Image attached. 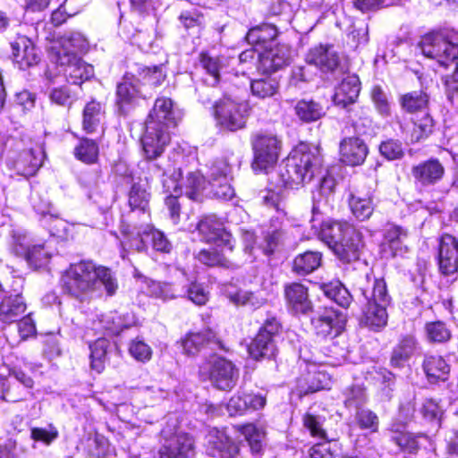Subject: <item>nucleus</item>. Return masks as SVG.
I'll return each mask as SVG.
<instances>
[{"instance_id":"obj_1","label":"nucleus","mask_w":458,"mask_h":458,"mask_svg":"<svg viewBox=\"0 0 458 458\" xmlns=\"http://www.w3.org/2000/svg\"><path fill=\"white\" fill-rule=\"evenodd\" d=\"M101 285L109 296L118 289L114 273L108 267L96 266L91 261L72 264L62 276L64 292L81 302L89 301L98 295Z\"/></svg>"},{"instance_id":"obj_2","label":"nucleus","mask_w":458,"mask_h":458,"mask_svg":"<svg viewBox=\"0 0 458 458\" xmlns=\"http://www.w3.org/2000/svg\"><path fill=\"white\" fill-rule=\"evenodd\" d=\"M182 115L171 98L161 97L156 99L141 137L142 149L148 162L161 160L160 157L171 140L170 130L177 126Z\"/></svg>"},{"instance_id":"obj_3","label":"nucleus","mask_w":458,"mask_h":458,"mask_svg":"<svg viewBox=\"0 0 458 458\" xmlns=\"http://www.w3.org/2000/svg\"><path fill=\"white\" fill-rule=\"evenodd\" d=\"M322 163L323 157L318 147L301 144L280 165V182L287 188L309 182L319 173Z\"/></svg>"},{"instance_id":"obj_4","label":"nucleus","mask_w":458,"mask_h":458,"mask_svg":"<svg viewBox=\"0 0 458 458\" xmlns=\"http://www.w3.org/2000/svg\"><path fill=\"white\" fill-rule=\"evenodd\" d=\"M319 237L344 263L358 260L364 248L362 233L347 222L324 221Z\"/></svg>"},{"instance_id":"obj_5","label":"nucleus","mask_w":458,"mask_h":458,"mask_svg":"<svg viewBox=\"0 0 458 458\" xmlns=\"http://www.w3.org/2000/svg\"><path fill=\"white\" fill-rule=\"evenodd\" d=\"M147 169L154 176L161 177L163 188L165 192L169 193V196L165 199V205L174 223H177L180 216L178 197L182 195L178 184V179L181 177V168L175 167V165L170 164L169 161L158 160L147 162Z\"/></svg>"},{"instance_id":"obj_6","label":"nucleus","mask_w":458,"mask_h":458,"mask_svg":"<svg viewBox=\"0 0 458 458\" xmlns=\"http://www.w3.org/2000/svg\"><path fill=\"white\" fill-rule=\"evenodd\" d=\"M217 124L227 131H235L245 127L250 106L245 100L225 95L213 106Z\"/></svg>"},{"instance_id":"obj_7","label":"nucleus","mask_w":458,"mask_h":458,"mask_svg":"<svg viewBox=\"0 0 458 458\" xmlns=\"http://www.w3.org/2000/svg\"><path fill=\"white\" fill-rule=\"evenodd\" d=\"M199 373L203 380L208 379L219 390L230 391L239 378V369L235 365L222 357L212 356L202 362Z\"/></svg>"},{"instance_id":"obj_8","label":"nucleus","mask_w":458,"mask_h":458,"mask_svg":"<svg viewBox=\"0 0 458 458\" xmlns=\"http://www.w3.org/2000/svg\"><path fill=\"white\" fill-rule=\"evenodd\" d=\"M420 48L423 55L447 67L458 59V43L441 33H430L422 38Z\"/></svg>"},{"instance_id":"obj_9","label":"nucleus","mask_w":458,"mask_h":458,"mask_svg":"<svg viewBox=\"0 0 458 458\" xmlns=\"http://www.w3.org/2000/svg\"><path fill=\"white\" fill-rule=\"evenodd\" d=\"M251 146L254 152V170L266 171L276 163L280 148V141L276 136L258 132L251 138Z\"/></svg>"},{"instance_id":"obj_10","label":"nucleus","mask_w":458,"mask_h":458,"mask_svg":"<svg viewBox=\"0 0 458 458\" xmlns=\"http://www.w3.org/2000/svg\"><path fill=\"white\" fill-rule=\"evenodd\" d=\"M279 331V323L276 318L267 319L255 338L249 345V353L255 359H271L276 356L277 348L275 337Z\"/></svg>"},{"instance_id":"obj_11","label":"nucleus","mask_w":458,"mask_h":458,"mask_svg":"<svg viewBox=\"0 0 458 458\" xmlns=\"http://www.w3.org/2000/svg\"><path fill=\"white\" fill-rule=\"evenodd\" d=\"M197 230L204 242L233 251L234 247L233 236L216 216L203 217L198 223Z\"/></svg>"},{"instance_id":"obj_12","label":"nucleus","mask_w":458,"mask_h":458,"mask_svg":"<svg viewBox=\"0 0 458 458\" xmlns=\"http://www.w3.org/2000/svg\"><path fill=\"white\" fill-rule=\"evenodd\" d=\"M165 443L158 452V458H188L194 454V443L186 433H175L168 437L166 429L162 431Z\"/></svg>"},{"instance_id":"obj_13","label":"nucleus","mask_w":458,"mask_h":458,"mask_svg":"<svg viewBox=\"0 0 458 458\" xmlns=\"http://www.w3.org/2000/svg\"><path fill=\"white\" fill-rule=\"evenodd\" d=\"M55 62L64 67V74L73 84H81L93 77L94 68L91 64L85 63L77 55L60 53L55 56Z\"/></svg>"},{"instance_id":"obj_14","label":"nucleus","mask_w":458,"mask_h":458,"mask_svg":"<svg viewBox=\"0 0 458 458\" xmlns=\"http://www.w3.org/2000/svg\"><path fill=\"white\" fill-rule=\"evenodd\" d=\"M344 323L345 318L342 313L333 309H325L311 318L316 334L321 337L337 336L342 332Z\"/></svg>"},{"instance_id":"obj_15","label":"nucleus","mask_w":458,"mask_h":458,"mask_svg":"<svg viewBox=\"0 0 458 458\" xmlns=\"http://www.w3.org/2000/svg\"><path fill=\"white\" fill-rule=\"evenodd\" d=\"M291 51L287 46L277 45L259 54L257 68L263 74H269L289 64Z\"/></svg>"},{"instance_id":"obj_16","label":"nucleus","mask_w":458,"mask_h":458,"mask_svg":"<svg viewBox=\"0 0 458 458\" xmlns=\"http://www.w3.org/2000/svg\"><path fill=\"white\" fill-rule=\"evenodd\" d=\"M128 241L130 248L139 251L144 250L149 242L157 251L169 252L171 250V243L165 234L148 225L138 230L136 235L130 237Z\"/></svg>"},{"instance_id":"obj_17","label":"nucleus","mask_w":458,"mask_h":458,"mask_svg":"<svg viewBox=\"0 0 458 458\" xmlns=\"http://www.w3.org/2000/svg\"><path fill=\"white\" fill-rule=\"evenodd\" d=\"M438 267L445 276L454 275L458 271V241L451 234H444L440 239Z\"/></svg>"},{"instance_id":"obj_18","label":"nucleus","mask_w":458,"mask_h":458,"mask_svg":"<svg viewBox=\"0 0 458 458\" xmlns=\"http://www.w3.org/2000/svg\"><path fill=\"white\" fill-rule=\"evenodd\" d=\"M206 452L215 458H233L238 453V446L224 430L213 428L207 436Z\"/></svg>"},{"instance_id":"obj_19","label":"nucleus","mask_w":458,"mask_h":458,"mask_svg":"<svg viewBox=\"0 0 458 458\" xmlns=\"http://www.w3.org/2000/svg\"><path fill=\"white\" fill-rule=\"evenodd\" d=\"M340 160L351 166L364 163L369 149L365 142L358 137H347L342 140L339 146Z\"/></svg>"},{"instance_id":"obj_20","label":"nucleus","mask_w":458,"mask_h":458,"mask_svg":"<svg viewBox=\"0 0 458 458\" xmlns=\"http://www.w3.org/2000/svg\"><path fill=\"white\" fill-rule=\"evenodd\" d=\"M13 62L20 69L25 70L37 64L40 57L31 40L25 36H19L11 43Z\"/></svg>"},{"instance_id":"obj_21","label":"nucleus","mask_w":458,"mask_h":458,"mask_svg":"<svg viewBox=\"0 0 458 458\" xmlns=\"http://www.w3.org/2000/svg\"><path fill=\"white\" fill-rule=\"evenodd\" d=\"M305 60L308 64L314 65L322 72H333L339 65L338 54L329 45H318L310 48Z\"/></svg>"},{"instance_id":"obj_22","label":"nucleus","mask_w":458,"mask_h":458,"mask_svg":"<svg viewBox=\"0 0 458 458\" xmlns=\"http://www.w3.org/2000/svg\"><path fill=\"white\" fill-rule=\"evenodd\" d=\"M181 343L183 352L189 356L197 355L208 346L219 344L216 333L210 328L188 333Z\"/></svg>"},{"instance_id":"obj_23","label":"nucleus","mask_w":458,"mask_h":458,"mask_svg":"<svg viewBox=\"0 0 458 458\" xmlns=\"http://www.w3.org/2000/svg\"><path fill=\"white\" fill-rule=\"evenodd\" d=\"M445 174L443 165L437 159H429L411 168L415 182L421 186H430L438 182Z\"/></svg>"},{"instance_id":"obj_24","label":"nucleus","mask_w":458,"mask_h":458,"mask_svg":"<svg viewBox=\"0 0 458 458\" xmlns=\"http://www.w3.org/2000/svg\"><path fill=\"white\" fill-rule=\"evenodd\" d=\"M44 152L41 148L25 149L13 161V168L25 177L34 175L42 165Z\"/></svg>"},{"instance_id":"obj_25","label":"nucleus","mask_w":458,"mask_h":458,"mask_svg":"<svg viewBox=\"0 0 458 458\" xmlns=\"http://www.w3.org/2000/svg\"><path fill=\"white\" fill-rule=\"evenodd\" d=\"M360 90L359 77L354 74L345 76L336 87L333 101L335 106L347 107L356 102Z\"/></svg>"},{"instance_id":"obj_26","label":"nucleus","mask_w":458,"mask_h":458,"mask_svg":"<svg viewBox=\"0 0 458 458\" xmlns=\"http://www.w3.org/2000/svg\"><path fill=\"white\" fill-rule=\"evenodd\" d=\"M284 295L288 304L298 313H307L312 309L308 289L301 284L293 283L284 287Z\"/></svg>"},{"instance_id":"obj_27","label":"nucleus","mask_w":458,"mask_h":458,"mask_svg":"<svg viewBox=\"0 0 458 458\" xmlns=\"http://www.w3.org/2000/svg\"><path fill=\"white\" fill-rule=\"evenodd\" d=\"M26 308L22 296L19 294L2 298L0 321L6 324L17 322L25 313Z\"/></svg>"},{"instance_id":"obj_28","label":"nucleus","mask_w":458,"mask_h":458,"mask_svg":"<svg viewBox=\"0 0 458 458\" xmlns=\"http://www.w3.org/2000/svg\"><path fill=\"white\" fill-rule=\"evenodd\" d=\"M227 252L229 251L226 250V248L222 251H219L216 249L202 250L197 254L196 258L199 261L209 267L218 266L230 269L240 267V260L230 259L226 256Z\"/></svg>"},{"instance_id":"obj_29","label":"nucleus","mask_w":458,"mask_h":458,"mask_svg":"<svg viewBox=\"0 0 458 458\" xmlns=\"http://www.w3.org/2000/svg\"><path fill=\"white\" fill-rule=\"evenodd\" d=\"M144 283L148 294L164 301L173 300L185 293L182 288L180 289L169 283L152 279H146Z\"/></svg>"},{"instance_id":"obj_30","label":"nucleus","mask_w":458,"mask_h":458,"mask_svg":"<svg viewBox=\"0 0 458 458\" xmlns=\"http://www.w3.org/2000/svg\"><path fill=\"white\" fill-rule=\"evenodd\" d=\"M294 110L297 117L307 123L319 120L326 114L323 106L313 99L299 100Z\"/></svg>"},{"instance_id":"obj_31","label":"nucleus","mask_w":458,"mask_h":458,"mask_svg":"<svg viewBox=\"0 0 458 458\" xmlns=\"http://www.w3.org/2000/svg\"><path fill=\"white\" fill-rule=\"evenodd\" d=\"M178 184L182 193L184 192L191 199H197L201 191L205 189L206 181L203 175L199 172H190L184 178L181 173Z\"/></svg>"},{"instance_id":"obj_32","label":"nucleus","mask_w":458,"mask_h":458,"mask_svg":"<svg viewBox=\"0 0 458 458\" xmlns=\"http://www.w3.org/2000/svg\"><path fill=\"white\" fill-rule=\"evenodd\" d=\"M358 291L367 303L370 301L384 307H387L390 304L391 297L388 294L384 279H375L371 290L360 287Z\"/></svg>"},{"instance_id":"obj_33","label":"nucleus","mask_w":458,"mask_h":458,"mask_svg":"<svg viewBox=\"0 0 458 458\" xmlns=\"http://www.w3.org/2000/svg\"><path fill=\"white\" fill-rule=\"evenodd\" d=\"M423 368L428 380L431 382L446 380L450 372V366L441 356L426 357Z\"/></svg>"},{"instance_id":"obj_34","label":"nucleus","mask_w":458,"mask_h":458,"mask_svg":"<svg viewBox=\"0 0 458 458\" xmlns=\"http://www.w3.org/2000/svg\"><path fill=\"white\" fill-rule=\"evenodd\" d=\"M322 255L318 251H306L298 255L293 263V271L300 276L308 275L321 265Z\"/></svg>"},{"instance_id":"obj_35","label":"nucleus","mask_w":458,"mask_h":458,"mask_svg":"<svg viewBox=\"0 0 458 458\" xmlns=\"http://www.w3.org/2000/svg\"><path fill=\"white\" fill-rule=\"evenodd\" d=\"M407 238V231L402 228L401 226L395 225H390L386 227L384 239H385V246H387L391 252L392 256H397L402 254L403 249L405 248L404 241Z\"/></svg>"},{"instance_id":"obj_36","label":"nucleus","mask_w":458,"mask_h":458,"mask_svg":"<svg viewBox=\"0 0 458 458\" xmlns=\"http://www.w3.org/2000/svg\"><path fill=\"white\" fill-rule=\"evenodd\" d=\"M60 49L55 56L60 53H69L77 55V52L83 51L87 48L88 43L84 36L77 31H70L64 33L58 40Z\"/></svg>"},{"instance_id":"obj_37","label":"nucleus","mask_w":458,"mask_h":458,"mask_svg":"<svg viewBox=\"0 0 458 458\" xmlns=\"http://www.w3.org/2000/svg\"><path fill=\"white\" fill-rule=\"evenodd\" d=\"M417 341L412 335L402 337L397 346L394 349L391 364L394 367H401L407 361L416 350Z\"/></svg>"},{"instance_id":"obj_38","label":"nucleus","mask_w":458,"mask_h":458,"mask_svg":"<svg viewBox=\"0 0 458 458\" xmlns=\"http://www.w3.org/2000/svg\"><path fill=\"white\" fill-rule=\"evenodd\" d=\"M386 308L387 307L379 306L370 301L367 303V308L364 311L365 324L374 330H378L386 327L388 319Z\"/></svg>"},{"instance_id":"obj_39","label":"nucleus","mask_w":458,"mask_h":458,"mask_svg":"<svg viewBox=\"0 0 458 458\" xmlns=\"http://www.w3.org/2000/svg\"><path fill=\"white\" fill-rule=\"evenodd\" d=\"M349 205L352 215L360 221L369 219L374 210L372 197L369 194L364 197L352 194L349 199Z\"/></svg>"},{"instance_id":"obj_40","label":"nucleus","mask_w":458,"mask_h":458,"mask_svg":"<svg viewBox=\"0 0 458 458\" xmlns=\"http://www.w3.org/2000/svg\"><path fill=\"white\" fill-rule=\"evenodd\" d=\"M399 425H392L391 440L395 443L400 449L408 454H414L419 449L418 437L400 429Z\"/></svg>"},{"instance_id":"obj_41","label":"nucleus","mask_w":458,"mask_h":458,"mask_svg":"<svg viewBox=\"0 0 458 458\" xmlns=\"http://www.w3.org/2000/svg\"><path fill=\"white\" fill-rule=\"evenodd\" d=\"M402 108L408 113L424 112L428 104V97L423 91H412L400 98Z\"/></svg>"},{"instance_id":"obj_42","label":"nucleus","mask_w":458,"mask_h":458,"mask_svg":"<svg viewBox=\"0 0 458 458\" xmlns=\"http://www.w3.org/2000/svg\"><path fill=\"white\" fill-rule=\"evenodd\" d=\"M278 88L277 79L271 76L253 80L250 83L252 94L259 98L273 97L277 92Z\"/></svg>"},{"instance_id":"obj_43","label":"nucleus","mask_w":458,"mask_h":458,"mask_svg":"<svg viewBox=\"0 0 458 458\" xmlns=\"http://www.w3.org/2000/svg\"><path fill=\"white\" fill-rule=\"evenodd\" d=\"M109 342L105 338H99L89 345L91 369L100 373L105 368Z\"/></svg>"},{"instance_id":"obj_44","label":"nucleus","mask_w":458,"mask_h":458,"mask_svg":"<svg viewBox=\"0 0 458 458\" xmlns=\"http://www.w3.org/2000/svg\"><path fill=\"white\" fill-rule=\"evenodd\" d=\"M101 114L100 103L90 101L85 106L82 115V128L86 132L91 133L96 131L100 123Z\"/></svg>"},{"instance_id":"obj_45","label":"nucleus","mask_w":458,"mask_h":458,"mask_svg":"<svg viewBox=\"0 0 458 458\" xmlns=\"http://www.w3.org/2000/svg\"><path fill=\"white\" fill-rule=\"evenodd\" d=\"M324 293L339 306L347 308L352 300V296L340 282H334L323 285Z\"/></svg>"},{"instance_id":"obj_46","label":"nucleus","mask_w":458,"mask_h":458,"mask_svg":"<svg viewBox=\"0 0 458 458\" xmlns=\"http://www.w3.org/2000/svg\"><path fill=\"white\" fill-rule=\"evenodd\" d=\"M33 244L31 238L26 232L21 230L12 231L9 246L15 255L25 259Z\"/></svg>"},{"instance_id":"obj_47","label":"nucleus","mask_w":458,"mask_h":458,"mask_svg":"<svg viewBox=\"0 0 458 458\" xmlns=\"http://www.w3.org/2000/svg\"><path fill=\"white\" fill-rule=\"evenodd\" d=\"M227 61V58L224 56H211L208 53L199 55V63L202 68L213 77L216 83L218 82L220 72L225 69Z\"/></svg>"},{"instance_id":"obj_48","label":"nucleus","mask_w":458,"mask_h":458,"mask_svg":"<svg viewBox=\"0 0 458 458\" xmlns=\"http://www.w3.org/2000/svg\"><path fill=\"white\" fill-rule=\"evenodd\" d=\"M139 93L136 86L129 81H123L117 85L116 104L121 113H125V106L131 104Z\"/></svg>"},{"instance_id":"obj_49","label":"nucleus","mask_w":458,"mask_h":458,"mask_svg":"<svg viewBox=\"0 0 458 458\" xmlns=\"http://www.w3.org/2000/svg\"><path fill=\"white\" fill-rule=\"evenodd\" d=\"M325 417L316 415L310 411L305 413L302 418L304 428L309 430L310 434L313 437L320 439H327V431L324 428Z\"/></svg>"},{"instance_id":"obj_50","label":"nucleus","mask_w":458,"mask_h":458,"mask_svg":"<svg viewBox=\"0 0 458 458\" xmlns=\"http://www.w3.org/2000/svg\"><path fill=\"white\" fill-rule=\"evenodd\" d=\"M434 122L432 117L425 113L424 115L416 119L413 123V129L411 133V140L418 142L427 139L433 131Z\"/></svg>"},{"instance_id":"obj_51","label":"nucleus","mask_w":458,"mask_h":458,"mask_svg":"<svg viewBox=\"0 0 458 458\" xmlns=\"http://www.w3.org/2000/svg\"><path fill=\"white\" fill-rule=\"evenodd\" d=\"M149 193L140 184H133L129 192V205L131 210L145 213L148 208Z\"/></svg>"},{"instance_id":"obj_52","label":"nucleus","mask_w":458,"mask_h":458,"mask_svg":"<svg viewBox=\"0 0 458 458\" xmlns=\"http://www.w3.org/2000/svg\"><path fill=\"white\" fill-rule=\"evenodd\" d=\"M242 433L248 441L252 453H259L265 437L264 430L253 424H248L242 427Z\"/></svg>"},{"instance_id":"obj_53","label":"nucleus","mask_w":458,"mask_h":458,"mask_svg":"<svg viewBox=\"0 0 458 458\" xmlns=\"http://www.w3.org/2000/svg\"><path fill=\"white\" fill-rule=\"evenodd\" d=\"M74 153L78 159L84 163L91 164L98 158V148L95 141L84 139L75 148Z\"/></svg>"},{"instance_id":"obj_54","label":"nucleus","mask_w":458,"mask_h":458,"mask_svg":"<svg viewBox=\"0 0 458 458\" xmlns=\"http://www.w3.org/2000/svg\"><path fill=\"white\" fill-rule=\"evenodd\" d=\"M284 240L285 233L282 229L267 232L261 245L263 252L268 256L272 255L284 244Z\"/></svg>"},{"instance_id":"obj_55","label":"nucleus","mask_w":458,"mask_h":458,"mask_svg":"<svg viewBox=\"0 0 458 458\" xmlns=\"http://www.w3.org/2000/svg\"><path fill=\"white\" fill-rule=\"evenodd\" d=\"M427 338L429 342L444 343L450 339L451 332L441 321L428 323L425 327Z\"/></svg>"},{"instance_id":"obj_56","label":"nucleus","mask_w":458,"mask_h":458,"mask_svg":"<svg viewBox=\"0 0 458 458\" xmlns=\"http://www.w3.org/2000/svg\"><path fill=\"white\" fill-rule=\"evenodd\" d=\"M47 91L51 102L59 106H70L75 99L68 86H48Z\"/></svg>"},{"instance_id":"obj_57","label":"nucleus","mask_w":458,"mask_h":458,"mask_svg":"<svg viewBox=\"0 0 458 458\" xmlns=\"http://www.w3.org/2000/svg\"><path fill=\"white\" fill-rule=\"evenodd\" d=\"M49 259L50 255L48 251L46 250L44 244L34 243L25 258V260L30 267L37 268L45 265Z\"/></svg>"},{"instance_id":"obj_58","label":"nucleus","mask_w":458,"mask_h":458,"mask_svg":"<svg viewBox=\"0 0 458 458\" xmlns=\"http://www.w3.org/2000/svg\"><path fill=\"white\" fill-rule=\"evenodd\" d=\"M129 353L137 361L145 363L152 357V349L144 341L134 339L129 345Z\"/></svg>"},{"instance_id":"obj_59","label":"nucleus","mask_w":458,"mask_h":458,"mask_svg":"<svg viewBox=\"0 0 458 458\" xmlns=\"http://www.w3.org/2000/svg\"><path fill=\"white\" fill-rule=\"evenodd\" d=\"M260 199L264 206L285 215V202L278 192L271 190L263 191L260 192Z\"/></svg>"},{"instance_id":"obj_60","label":"nucleus","mask_w":458,"mask_h":458,"mask_svg":"<svg viewBox=\"0 0 458 458\" xmlns=\"http://www.w3.org/2000/svg\"><path fill=\"white\" fill-rule=\"evenodd\" d=\"M355 420L360 428L369 429L371 432H376L377 430L378 418L376 413L369 410H358L355 415Z\"/></svg>"},{"instance_id":"obj_61","label":"nucleus","mask_w":458,"mask_h":458,"mask_svg":"<svg viewBox=\"0 0 458 458\" xmlns=\"http://www.w3.org/2000/svg\"><path fill=\"white\" fill-rule=\"evenodd\" d=\"M379 151L388 160L399 159L403 156L402 143L396 140H387L379 146Z\"/></svg>"},{"instance_id":"obj_62","label":"nucleus","mask_w":458,"mask_h":458,"mask_svg":"<svg viewBox=\"0 0 458 458\" xmlns=\"http://www.w3.org/2000/svg\"><path fill=\"white\" fill-rule=\"evenodd\" d=\"M344 395L345 397L344 404L346 407H358L362 404L366 399L364 388L358 385L347 387L344 391Z\"/></svg>"},{"instance_id":"obj_63","label":"nucleus","mask_w":458,"mask_h":458,"mask_svg":"<svg viewBox=\"0 0 458 458\" xmlns=\"http://www.w3.org/2000/svg\"><path fill=\"white\" fill-rule=\"evenodd\" d=\"M232 301L237 305L249 306L253 309L261 307L265 300L253 293L240 291L232 296Z\"/></svg>"},{"instance_id":"obj_64","label":"nucleus","mask_w":458,"mask_h":458,"mask_svg":"<svg viewBox=\"0 0 458 458\" xmlns=\"http://www.w3.org/2000/svg\"><path fill=\"white\" fill-rule=\"evenodd\" d=\"M322 440L309 448L310 458H334L335 451L332 448V442L327 439Z\"/></svg>"}]
</instances>
